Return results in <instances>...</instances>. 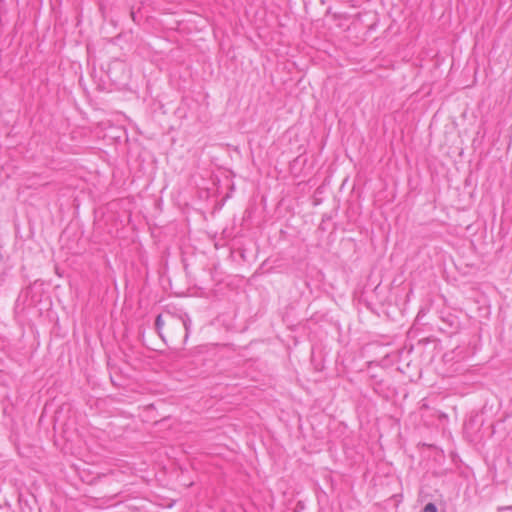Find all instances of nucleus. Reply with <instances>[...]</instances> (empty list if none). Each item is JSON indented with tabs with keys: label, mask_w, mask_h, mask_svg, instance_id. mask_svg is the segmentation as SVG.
I'll return each mask as SVG.
<instances>
[{
	"label": "nucleus",
	"mask_w": 512,
	"mask_h": 512,
	"mask_svg": "<svg viewBox=\"0 0 512 512\" xmlns=\"http://www.w3.org/2000/svg\"><path fill=\"white\" fill-rule=\"evenodd\" d=\"M175 324H181L185 330V339L188 338L189 331L191 329L192 321L188 316L180 317Z\"/></svg>",
	"instance_id": "1"
},
{
	"label": "nucleus",
	"mask_w": 512,
	"mask_h": 512,
	"mask_svg": "<svg viewBox=\"0 0 512 512\" xmlns=\"http://www.w3.org/2000/svg\"><path fill=\"white\" fill-rule=\"evenodd\" d=\"M155 326H156V329H157L158 334L160 335V337H161L162 339H164V336H163V335H162V333H161V330H162V328H163V326H164V320H163V318H162V316H161V315H158V316L156 317V320H155Z\"/></svg>",
	"instance_id": "2"
},
{
	"label": "nucleus",
	"mask_w": 512,
	"mask_h": 512,
	"mask_svg": "<svg viewBox=\"0 0 512 512\" xmlns=\"http://www.w3.org/2000/svg\"><path fill=\"white\" fill-rule=\"evenodd\" d=\"M422 512H437V507L434 503H428L425 505Z\"/></svg>",
	"instance_id": "3"
},
{
	"label": "nucleus",
	"mask_w": 512,
	"mask_h": 512,
	"mask_svg": "<svg viewBox=\"0 0 512 512\" xmlns=\"http://www.w3.org/2000/svg\"><path fill=\"white\" fill-rule=\"evenodd\" d=\"M507 509H512V506L502 507V508H500V511H502V510H507Z\"/></svg>",
	"instance_id": "4"
}]
</instances>
